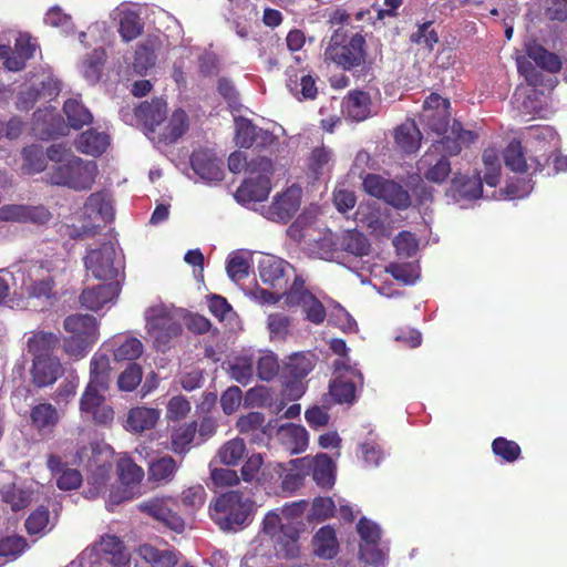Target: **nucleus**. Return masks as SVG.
Masks as SVG:
<instances>
[{
	"instance_id": "nucleus-1",
	"label": "nucleus",
	"mask_w": 567,
	"mask_h": 567,
	"mask_svg": "<svg viewBox=\"0 0 567 567\" xmlns=\"http://www.w3.org/2000/svg\"><path fill=\"white\" fill-rule=\"evenodd\" d=\"M64 352L74 360L84 358L99 339L97 322L91 315H70L64 319Z\"/></svg>"
},
{
	"instance_id": "nucleus-2",
	"label": "nucleus",
	"mask_w": 567,
	"mask_h": 567,
	"mask_svg": "<svg viewBox=\"0 0 567 567\" xmlns=\"http://www.w3.org/2000/svg\"><path fill=\"white\" fill-rule=\"evenodd\" d=\"M97 165L93 161H84L75 155L59 165H53L50 182L54 185L66 186L74 190H89L95 182Z\"/></svg>"
},
{
	"instance_id": "nucleus-3",
	"label": "nucleus",
	"mask_w": 567,
	"mask_h": 567,
	"mask_svg": "<svg viewBox=\"0 0 567 567\" xmlns=\"http://www.w3.org/2000/svg\"><path fill=\"white\" fill-rule=\"evenodd\" d=\"M252 501L239 491L220 495L214 505L213 518L224 530L241 527L252 511Z\"/></svg>"
},
{
	"instance_id": "nucleus-4",
	"label": "nucleus",
	"mask_w": 567,
	"mask_h": 567,
	"mask_svg": "<svg viewBox=\"0 0 567 567\" xmlns=\"http://www.w3.org/2000/svg\"><path fill=\"white\" fill-rule=\"evenodd\" d=\"M324 56L344 70L360 66L367 58L364 37L355 33L346 40V35L337 30L330 38Z\"/></svg>"
},
{
	"instance_id": "nucleus-5",
	"label": "nucleus",
	"mask_w": 567,
	"mask_h": 567,
	"mask_svg": "<svg viewBox=\"0 0 567 567\" xmlns=\"http://www.w3.org/2000/svg\"><path fill=\"white\" fill-rule=\"evenodd\" d=\"M249 177L236 192L238 200L261 202L271 189L270 177L274 172L272 162L265 156H258L247 164Z\"/></svg>"
},
{
	"instance_id": "nucleus-6",
	"label": "nucleus",
	"mask_w": 567,
	"mask_h": 567,
	"mask_svg": "<svg viewBox=\"0 0 567 567\" xmlns=\"http://www.w3.org/2000/svg\"><path fill=\"white\" fill-rule=\"evenodd\" d=\"M84 265L87 272L105 282L115 281L114 279L122 268L111 241L102 244L99 248L90 249L84 258Z\"/></svg>"
},
{
	"instance_id": "nucleus-7",
	"label": "nucleus",
	"mask_w": 567,
	"mask_h": 567,
	"mask_svg": "<svg viewBox=\"0 0 567 567\" xmlns=\"http://www.w3.org/2000/svg\"><path fill=\"white\" fill-rule=\"evenodd\" d=\"M83 216L87 219V223L82 225L80 236H94L99 228L114 218L111 199L104 193L91 194L84 204Z\"/></svg>"
},
{
	"instance_id": "nucleus-8",
	"label": "nucleus",
	"mask_w": 567,
	"mask_h": 567,
	"mask_svg": "<svg viewBox=\"0 0 567 567\" xmlns=\"http://www.w3.org/2000/svg\"><path fill=\"white\" fill-rule=\"evenodd\" d=\"M258 270L264 285L275 290H286L293 267L279 257L266 255L259 260Z\"/></svg>"
},
{
	"instance_id": "nucleus-9",
	"label": "nucleus",
	"mask_w": 567,
	"mask_h": 567,
	"mask_svg": "<svg viewBox=\"0 0 567 567\" xmlns=\"http://www.w3.org/2000/svg\"><path fill=\"white\" fill-rule=\"evenodd\" d=\"M301 202V188L291 186L274 197L272 203L265 208L262 215L276 223L289 221L299 210Z\"/></svg>"
},
{
	"instance_id": "nucleus-10",
	"label": "nucleus",
	"mask_w": 567,
	"mask_h": 567,
	"mask_svg": "<svg viewBox=\"0 0 567 567\" xmlns=\"http://www.w3.org/2000/svg\"><path fill=\"white\" fill-rule=\"evenodd\" d=\"M81 415L96 425L107 426L114 420V410L99 391L85 389L80 400Z\"/></svg>"
},
{
	"instance_id": "nucleus-11",
	"label": "nucleus",
	"mask_w": 567,
	"mask_h": 567,
	"mask_svg": "<svg viewBox=\"0 0 567 567\" xmlns=\"http://www.w3.org/2000/svg\"><path fill=\"white\" fill-rule=\"evenodd\" d=\"M337 370L346 369V373L337 377L329 386V393L337 403H353L355 400L357 386L362 385L363 377L359 371L346 368L344 362H334Z\"/></svg>"
},
{
	"instance_id": "nucleus-12",
	"label": "nucleus",
	"mask_w": 567,
	"mask_h": 567,
	"mask_svg": "<svg viewBox=\"0 0 567 567\" xmlns=\"http://www.w3.org/2000/svg\"><path fill=\"white\" fill-rule=\"evenodd\" d=\"M147 328L157 343H167L182 332V326L163 308H152L146 313Z\"/></svg>"
},
{
	"instance_id": "nucleus-13",
	"label": "nucleus",
	"mask_w": 567,
	"mask_h": 567,
	"mask_svg": "<svg viewBox=\"0 0 567 567\" xmlns=\"http://www.w3.org/2000/svg\"><path fill=\"white\" fill-rule=\"evenodd\" d=\"M190 165L202 179L209 182L223 179V162L208 148L194 151L190 156Z\"/></svg>"
},
{
	"instance_id": "nucleus-14",
	"label": "nucleus",
	"mask_w": 567,
	"mask_h": 567,
	"mask_svg": "<svg viewBox=\"0 0 567 567\" xmlns=\"http://www.w3.org/2000/svg\"><path fill=\"white\" fill-rule=\"evenodd\" d=\"M117 23V31L124 42L138 38L144 31V21L141 14L126 6L117 7L112 13Z\"/></svg>"
},
{
	"instance_id": "nucleus-15",
	"label": "nucleus",
	"mask_w": 567,
	"mask_h": 567,
	"mask_svg": "<svg viewBox=\"0 0 567 567\" xmlns=\"http://www.w3.org/2000/svg\"><path fill=\"white\" fill-rule=\"evenodd\" d=\"M171 499L154 498L140 505V509L175 532L184 529V520L171 506Z\"/></svg>"
},
{
	"instance_id": "nucleus-16",
	"label": "nucleus",
	"mask_w": 567,
	"mask_h": 567,
	"mask_svg": "<svg viewBox=\"0 0 567 567\" xmlns=\"http://www.w3.org/2000/svg\"><path fill=\"white\" fill-rule=\"evenodd\" d=\"M419 172L423 173L425 179L441 184L451 174V163L445 155L432 152L430 148L417 162Z\"/></svg>"
},
{
	"instance_id": "nucleus-17",
	"label": "nucleus",
	"mask_w": 567,
	"mask_h": 567,
	"mask_svg": "<svg viewBox=\"0 0 567 567\" xmlns=\"http://www.w3.org/2000/svg\"><path fill=\"white\" fill-rule=\"evenodd\" d=\"M120 292L118 281L104 282L86 288L80 296V302L89 310L97 311L105 305L113 301Z\"/></svg>"
},
{
	"instance_id": "nucleus-18",
	"label": "nucleus",
	"mask_w": 567,
	"mask_h": 567,
	"mask_svg": "<svg viewBox=\"0 0 567 567\" xmlns=\"http://www.w3.org/2000/svg\"><path fill=\"white\" fill-rule=\"evenodd\" d=\"M474 138L471 131L463 130L460 122L454 121L451 127V135L442 137L430 147L432 152L450 156L457 155L462 151V144H467Z\"/></svg>"
},
{
	"instance_id": "nucleus-19",
	"label": "nucleus",
	"mask_w": 567,
	"mask_h": 567,
	"mask_svg": "<svg viewBox=\"0 0 567 567\" xmlns=\"http://www.w3.org/2000/svg\"><path fill=\"white\" fill-rule=\"evenodd\" d=\"M31 372L35 385L43 388L54 383L63 374V368L56 357L33 359Z\"/></svg>"
},
{
	"instance_id": "nucleus-20",
	"label": "nucleus",
	"mask_w": 567,
	"mask_h": 567,
	"mask_svg": "<svg viewBox=\"0 0 567 567\" xmlns=\"http://www.w3.org/2000/svg\"><path fill=\"white\" fill-rule=\"evenodd\" d=\"M158 409L136 406L127 412L125 429L132 433H143L155 427L159 420Z\"/></svg>"
},
{
	"instance_id": "nucleus-21",
	"label": "nucleus",
	"mask_w": 567,
	"mask_h": 567,
	"mask_svg": "<svg viewBox=\"0 0 567 567\" xmlns=\"http://www.w3.org/2000/svg\"><path fill=\"white\" fill-rule=\"evenodd\" d=\"M111 383V365L106 354L95 353L90 362V382L85 389L105 391Z\"/></svg>"
},
{
	"instance_id": "nucleus-22",
	"label": "nucleus",
	"mask_w": 567,
	"mask_h": 567,
	"mask_svg": "<svg viewBox=\"0 0 567 567\" xmlns=\"http://www.w3.org/2000/svg\"><path fill=\"white\" fill-rule=\"evenodd\" d=\"M343 113L357 121H364L371 114L370 95L362 91H354L348 94L343 101Z\"/></svg>"
},
{
	"instance_id": "nucleus-23",
	"label": "nucleus",
	"mask_w": 567,
	"mask_h": 567,
	"mask_svg": "<svg viewBox=\"0 0 567 567\" xmlns=\"http://www.w3.org/2000/svg\"><path fill=\"white\" fill-rule=\"evenodd\" d=\"M32 425L40 434H49L59 422L58 410L50 403H40L30 413Z\"/></svg>"
},
{
	"instance_id": "nucleus-24",
	"label": "nucleus",
	"mask_w": 567,
	"mask_h": 567,
	"mask_svg": "<svg viewBox=\"0 0 567 567\" xmlns=\"http://www.w3.org/2000/svg\"><path fill=\"white\" fill-rule=\"evenodd\" d=\"M312 545L315 554L320 558L331 559L339 551L336 532L330 526H323L315 534Z\"/></svg>"
},
{
	"instance_id": "nucleus-25",
	"label": "nucleus",
	"mask_w": 567,
	"mask_h": 567,
	"mask_svg": "<svg viewBox=\"0 0 567 567\" xmlns=\"http://www.w3.org/2000/svg\"><path fill=\"white\" fill-rule=\"evenodd\" d=\"M60 343V338L53 332L39 331L28 339L27 347L33 359L50 358Z\"/></svg>"
},
{
	"instance_id": "nucleus-26",
	"label": "nucleus",
	"mask_w": 567,
	"mask_h": 567,
	"mask_svg": "<svg viewBox=\"0 0 567 567\" xmlns=\"http://www.w3.org/2000/svg\"><path fill=\"white\" fill-rule=\"evenodd\" d=\"M136 115L152 133H155L166 117V103L161 99H155L151 103L144 102L138 106Z\"/></svg>"
},
{
	"instance_id": "nucleus-27",
	"label": "nucleus",
	"mask_w": 567,
	"mask_h": 567,
	"mask_svg": "<svg viewBox=\"0 0 567 567\" xmlns=\"http://www.w3.org/2000/svg\"><path fill=\"white\" fill-rule=\"evenodd\" d=\"M140 556L153 567H174L179 559V553L174 549H158L150 544L138 547Z\"/></svg>"
},
{
	"instance_id": "nucleus-28",
	"label": "nucleus",
	"mask_w": 567,
	"mask_h": 567,
	"mask_svg": "<svg viewBox=\"0 0 567 567\" xmlns=\"http://www.w3.org/2000/svg\"><path fill=\"white\" fill-rule=\"evenodd\" d=\"M451 192L454 199H475L482 195V179L455 174L452 179Z\"/></svg>"
},
{
	"instance_id": "nucleus-29",
	"label": "nucleus",
	"mask_w": 567,
	"mask_h": 567,
	"mask_svg": "<svg viewBox=\"0 0 567 567\" xmlns=\"http://www.w3.org/2000/svg\"><path fill=\"white\" fill-rule=\"evenodd\" d=\"M179 465L171 455H164L154 460L148 467V480L157 484L172 482Z\"/></svg>"
},
{
	"instance_id": "nucleus-30",
	"label": "nucleus",
	"mask_w": 567,
	"mask_h": 567,
	"mask_svg": "<svg viewBox=\"0 0 567 567\" xmlns=\"http://www.w3.org/2000/svg\"><path fill=\"white\" fill-rule=\"evenodd\" d=\"M339 247L341 251L349 252L355 257L368 256L371 250L368 238L355 229L343 230L339 235Z\"/></svg>"
},
{
	"instance_id": "nucleus-31",
	"label": "nucleus",
	"mask_w": 567,
	"mask_h": 567,
	"mask_svg": "<svg viewBox=\"0 0 567 567\" xmlns=\"http://www.w3.org/2000/svg\"><path fill=\"white\" fill-rule=\"evenodd\" d=\"M504 165L512 172L524 174L528 169L526 151L522 141L513 138L503 151Z\"/></svg>"
},
{
	"instance_id": "nucleus-32",
	"label": "nucleus",
	"mask_w": 567,
	"mask_h": 567,
	"mask_svg": "<svg viewBox=\"0 0 567 567\" xmlns=\"http://www.w3.org/2000/svg\"><path fill=\"white\" fill-rule=\"evenodd\" d=\"M278 435L282 444L286 445L292 454L301 453L308 445V432L301 425L289 424L281 426Z\"/></svg>"
},
{
	"instance_id": "nucleus-33",
	"label": "nucleus",
	"mask_w": 567,
	"mask_h": 567,
	"mask_svg": "<svg viewBox=\"0 0 567 567\" xmlns=\"http://www.w3.org/2000/svg\"><path fill=\"white\" fill-rule=\"evenodd\" d=\"M109 145L107 135L104 133L89 130L82 133L75 140V147L81 153L97 156L102 154Z\"/></svg>"
},
{
	"instance_id": "nucleus-34",
	"label": "nucleus",
	"mask_w": 567,
	"mask_h": 567,
	"mask_svg": "<svg viewBox=\"0 0 567 567\" xmlns=\"http://www.w3.org/2000/svg\"><path fill=\"white\" fill-rule=\"evenodd\" d=\"M156 48L157 40L155 38H147L137 45L133 61V69L136 73L143 74L155 65L157 59L155 54Z\"/></svg>"
},
{
	"instance_id": "nucleus-35",
	"label": "nucleus",
	"mask_w": 567,
	"mask_h": 567,
	"mask_svg": "<svg viewBox=\"0 0 567 567\" xmlns=\"http://www.w3.org/2000/svg\"><path fill=\"white\" fill-rule=\"evenodd\" d=\"M93 550L111 556L110 561L115 566L124 565L128 559L122 540L114 535L103 536L101 542L93 547Z\"/></svg>"
},
{
	"instance_id": "nucleus-36",
	"label": "nucleus",
	"mask_w": 567,
	"mask_h": 567,
	"mask_svg": "<svg viewBox=\"0 0 567 567\" xmlns=\"http://www.w3.org/2000/svg\"><path fill=\"white\" fill-rule=\"evenodd\" d=\"M394 138L404 153L411 154L420 147L421 133L414 122L406 121L395 130Z\"/></svg>"
},
{
	"instance_id": "nucleus-37",
	"label": "nucleus",
	"mask_w": 567,
	"mask_h": 567,
	"mask_svg": "<svg viewBox=\"0 0 567 567\" xmlns=\"http://www.w3.org/2000/svg\"><path fill=\"white\" fill-rule=\"evenodd\" d=\"M52 94L53 90H51V81H42L40 84L31 85L20 91L18 94L16 102L17 109L20 111H29L41 97Z\"/></svg>"
},
{
	"instance_id": "nucleus-38",
	"label": "nucleus",
	"mask_w": 567,
	"mask_h": 567,
	"mask_svg": "<svg viewBox=\"0 0 567 567\" xmlns=\"http://www.w3.org/2000/svg\"><path fill=\"white\" fill-rule=\"evenodd\" d=\"M188 130V116L185 111L176 110L163 132L158 133L159 141L166 144L176 142Z\"/></svg>"
},
{
	"instance_id": "nucleus-39",
	"label": "nucleus",
	"mask_w": 567,
	"mask_h": 567,
	"mask_svg": "<svg viewBox=\"0 0 567 567\" xmlns=\"http://www.w3.org/2000/svg\"><path fill=\"white\" fill-rule=\"evenodd\" d=\"M313 369V355L309 353H293L285 362L282 371L295 380L303 379Z\"/></svg>"
},
{
	"instance_id": "nucleus-40",
	"label": "nucleus",
	"mask_w": 567,
	"mask_h": 567,
	"mask_svg": "<svg viewBox=\"0 0 567 567\" xmlns=\"http://www.w3.org/2000/svg\"><path fill=\"white\" fill-rule=\"evenodd\" d=\"M105 60L106 53L102 48L94 49L84 58L82 73L89 83L95 84L100 81Z\"/></svg>"
},
{
	"instance_id": "nucleus-41",
	"label": "nucleus",
	"mask_w": 567,
	"mask_h": 567,
	"mask_svg": "<svg viewBox=\"0 0 567 567\" xmlns=\"http://www.w3.org/2000/svg\"><path fill=\"white\" fill-rule=\"evenodd\" d=\"M63 112L66 116L68 124L74 130L82 128L93 120L91 112L75 99H69L64 102Z\"/></svg>"
},
{
	"instance_id": "nucleus-42",
	"label": "nucleus",
	"mask_w": 567,
	"mask_h": 567,
	"mask_svg": "<svg viewBox=\"0 0 567 567\" xmlns=\"http://www.w3.org/2000/svg\"><path fill=\"white\" fill-rule=\"evenodd\" d=\"M449 107H439L437 111L422 110L420 120L430 131L443 135L449 131L450 114Z\"/></svg>"
},
{
	"instance_id": "nucleus-43",
	"label": "nucleus",
	"mask_w": 567,
	"mask_h": 567,
	"mask_svg": "<svg viewBox=\"0 0 567 567\" xmlns=\"http://www.w3.org/2000/svg\"><path fill=\"white\" fill-rule=\"evenodd\" d=\"M197 431L196 422L184 423L175 427L171 434V449L176 454H184L188 451Z\"/></svg>"
},
{
	"instance_id": "nucleus-44",
	"label": "nucleus",
	"mask_w": 567,
	"mask_h": 567,
	"mask_svg": "<svg viewBox=\"0 0 567 567\" xmlns=\"http://www.w3.org/2000/svg\"><path fill=\"white\" fill-rule=\"evenodd\" d=\"M312 478L322 487L333 484V464L327 454H319L312 461Z\"/></svg>"
},
{
	"instance_id": "nucleus-45",
	"label": "nucleus",
	"mask_w": 567,
	"mask_h": 567,
	"mask_svg": "<svg viewBox=\"0 0 567 567\" xmlns=\"http://www.w3.org/2000/svg\"><path fill=\"white\" fill-rule=\"evenodd\" d=\"M1 498L10 505L13 512L25 508L31 502V492L16 484H8L1 488Z\"/></svg>"
},
{
	"instance_id": "nucleus-46",
	"label": "nucleus",
	"mask_w": 567,
	"mask_h": 567,
	"mask_svg": "<svg viewBox=\"0 0 567 567\" xmlns=\"http://www.w3.org/2000/svg\"><path fill=\"white\" fill-rule=\"evenodd\" d=\"M246 453V444L243 439L236 437L227 441L218 450L217 456L220 463L231 466L238 464Z\"/></svg>"
},
{
	"instance_id": "nucleus-47",
	"label": "nucleus",
	"mask_w": 567,
	"mask_h": 567,
	"mask_svg": "<svg viewBox=\"0 0 567 567\" xmlns=\"http://www.w3.org/2000/svg\"><path fill=\"white\" fill-rule=\"evenodd\" d=\"M287 86L298 100L315 99L318 92L316 81L309 74H302L300 78L296 75L295 79L290 76Z\"/></svg>"
},
{
	"instance_id": "nucleus-48",
	"label": "nucleus",
	"mask_w": 567,
	"mask_h": 567,
	"mask_svg": "<svg viewBox=\"0 0 567 567\" xmlns=\"http://www.w3.org/2000/svg\"><path fill=\"white\" fill-rule=\"evenodd\" d=\"M391 206L398 209H405L411 205V197L400 184L389 181L380 197Z\"/></svg>"
},
{
	"instance_id": "nucleus-49",
	"label": "nucleus",
	"mask_w": 567,
	"mask_h": 567,
	"mask_svg": "<svg viewBox=\"0 0 567 567\" xmlns=\"http://www.w3.org/2000/svg\"><path fill=\"white\" fill-rule=\"evenodd\" d=\"M530 181L526 177H512L506 182L499 192V197L507 200H515L526 197L532 192Z\"/></svg>"
},
{
	"instance_id": "nucleus-50",
	"label": "nucleus",
	"mask_w": 567,
	"mask_h": 567,
	"mask_svg": "<svg viewBox=\"0 0 567 567\" xmlns=\"http://www.w3.org/2000/svg\"><path fill=\"white\" fill-rule=\"evenodd\" d=\"M255 364H257V375L264 381L272 380L280 368L277 355L271 351H258Z\"/></svg>"
},
{
	"instance_id": "nucleus-51",
	"label": "nucleus",
	"mask_w": 567,
	"mask_h": 567,
	"mask_svg": "<svg viewBox=\"0 0 567 567\" xmlns=\"http://www.w3.org/2000/svg\"><path fill=\"white\" fill-rule=\"evenodd\" d=\"M255 357L240 355L229 368L230 377L241 384H247L254 374Z\"/></svg>"
},
{
	"instance_id": "nucleus-52",
	"label": "nucleus",
	"mask_w": 567,
	"mask_h": 567,
	"mask_svg": "<svg viewBox=\"0 0 567 567\" xmlns=\"http://www.w3.org/2000/svg\"><path fill=\"white\" fill-rule=\"evenodd\" d=\"M117 472L121 483L127 486L138 484L144 477L143 468L128 457L118 461Z\"/></svg>"
},
{
	"instance_id": "nucleus-53",
	"label": "nucleus",
	"mask_w": 567,
	"mask_h": 567,
	"mask_svg": "<svg viewBox=\"0 0 567 567\" xmlns=\"http://www.w3.org/2000/svg\"><path fill=\"white\" fill-rule=\"evenodd\" d=\"M143 350V343L137 338L132 337L118 343L113 354L116 361H133L142 355Z\"/></svg>"
},
{
	"instance_id": "nucleus-54",
	"label": "nucleus",
	"mask_w": 567,
	"mask_h": 567,
	"mask_svg": "<svg viewBox=\"0 0 567 567\" xmlns=\"http://www.w3.org/2000/svg\"><path fill=\"white\" fill-rule=\"evenodd\" d=\"M529 55L540 69L550 73H557L561 69L563 63L560 58L542 47L533 50Z\"/></svg>"
},
{
	"instance_id": "nucleus-55",
	"label": "nucleus",
	"mask_w": 567,
	"mask_h": 567,
	"mask_svg": "<svg viewBox=\"0 0 567 567\" xmlns=\"http://www.w3.org/2000/svg\"><path fill=\"white\" fill-rule=\"evenodd\" d=\"M236 135L235 141L239 147L249 148L254 146V136L257 126L252 122L245 117H237L235 120Z\"/></svg>"
},
{
	"instance_id": "nucleus-56",
	"label": "nucleus",
	"mask_w": 567,
	"mask_h": 567,
	"mask_svg": "<svg viewBox=\"0 0 567 567\" xmlns=\"http://www.w3.org/2000/svg\"><path fill=\"white\" fill-rule=\"evenodd\" d=\"M143 371L142 367L132 362L125 368V370L118 375L117 385L121 391H133L142 381Z\"/></svg>"
},
{
	"instance_id": "nucleus-57",
	"label": "nucleus",
	"mask_w": 567,
	"mask_h": 567,
	"mask_svg": "<svg viewBox=\"0 0 567 567\" xmlns=\"http://www.w3.org/2000/svg\"><path fill=\"white\" fill-rule=\"evenodd\" d=\"M282 298L285 297V303L289 307L301 306L302 308L308 302V296H312L310 291L305 289L303 280L299 277H296L292 286L286 292V290L281 291Z\"/></svg>"
},
{
	"instance_id": "nucleus-58",
	"label": "nucleus",
	"mask_w": 567,
	"mask_h": 567,
	"mask_svg": "<svg viewBox=\"0 0 567 567\" xmlns=\"http://www.w3.org/2000/svg\"><path fill=\"white\" fill-rule=\"evenodd\" d=\"M332 152L326 146L317 147L312 151L309 157V169L313 175L315 179H318L323 175L324 169L331 161Z\"/></svg>"
},
{
	"instance_id": "nucleus-59",
	"label": "nucleus",
	"mask_w": 567,
	"mask_h": 567,
	"mask_svg": "<svg viewBox=\"0 0 567 567\" xmlns=\"http://www.w3.org/2000/svg\"><path fill=\"white\" fill-rule=\"evenodd\" d=\"M50 522V512L45 506H39L25 520V528L29 534L35 535L43 532Z\"/></svg>"
},
{
	"instance_id": "nucleus-60",
	"label": "nucleus",
	"mask_w": 567,
	"mask_h": 567,
	"mask_svg": "<svg viewBox=\"0 0 567 567\" xmlns=\"http://www.w3.org/2000/svg\"><path fill=\"white\" fill-rule=\"evenodd\" d=\"M267 326L272 340H284L289 333L290 320L284 313H272L268 317Z\"/></svg>"
},
{
	"instance_id": "nucleus-61",
	"label": "nucleus",
	"mask_w": 567,
	"mask_h": 567,
	"mask_svg": "<svg viewBox=\"0 0 567 567\" xmlns=\"http://www.w3.org/2000/svg\"><path fill=\"white\" fill-rule=\"evenodd\" d=\"M27 540L21 536H8L0 540V556L17 558L27 548Z\"/></svg>"
},
{
	"instance_id": "nucleus-62",
	"label": "nucleus",
	"mask_w": 567,
	"mask_h": 567,
	"mask_svg": "<svg viewBox=\"0 0 567 567\" xmlns=\"http://www.w3.org/2000/svg\"><path fill=\"white\" fill-rule=\"evenodd\" d=\"M189 411V401L183 395H175L167 403L166 417L168 421H179L186 417Z\"/></svg>"
},
{
	"instance_id": "nucleus-63",
	"label": "nucleus",
	"mask_w": 567,
	"mask_h": 567,
	"mask_svg": "<svg viewBox=\"0 0 567 567\" xmlns=\"http://www.w3.org/2000/svg\"><path fill=\"white\" fill-rule=\"evenodd\" d=\"M357 530L362 539L361 545L378 544L380 540V527L375 523L364 517L359 520L357 525Z\"/></svg>"
},
{
	"instance_id": "nucleus-64",
	"label": "nucleus",
	"mask_w": 567,
	"mask_h": 567,
	"mask_svg": "<svg viewBox=\"0 0 567 567\" xmlns=\"http://www.w3.org/2000/svg\"><path fill=\"white\" fill-rule=\"evenodd\" d=\"M393 245L398 254L404 257L413 256L417 249V241L410 231L399 233L393 239Z\"/></svg>"
}]
</instances>
